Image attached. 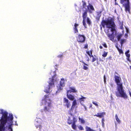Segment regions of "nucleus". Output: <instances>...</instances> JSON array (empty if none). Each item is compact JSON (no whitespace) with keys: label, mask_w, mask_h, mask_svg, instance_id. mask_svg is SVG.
Segmentation results:
<instances>
[{"label":"nucleus","mask_w":131,"mask_h":131,"mask_svg":"<svg viewBox=\"0 0 131 131\" xmlns=\"http://www.w3.org/2000/svg\"><path fill=\"white\" fill-rule=\"evenodd\" d=\"M0 111V131H13V115L10 114L8 116L7 112L2 109Z\"/></svg>","instance_id":"nucleus-1"},{"label":"nucleus","mask_w":131,"mask_h":131,"mask_svg":"<svg viewBox=\"0 0 131 131\" xmlns=\"http://www.w3.org/2000/svg\"><path fill=\"white\" fill-rule=\"evenodd\" d=\"M102 25L104 27L105 26L106 27L108 28V30H110L112 32L111 34H108L107 36L109 39L111 40H113L114 38V33L115 34L116 33V26L113 19L112 18H109L104 21L102 24Z\"/></svg>","instance_id":"nucleus-2"},{"label":"nucleus","mask_w":131,"mask_h":131,"mask_svg":"<svg viewBox=\"0 0 131 131\" xmlns=\"http://www.w3.org/2000/svg\"><path fill=\"white\" fill-rule=\"evenodd\" d=\"M116 75L115 74V81L117 85V91L116 92V95L117 97H121L124 99H127L128 96L126 93L123 89L122 84L121 82V79L118 74L116 72Z\"/></svg>","instance_id":"nucleus-3"},{"label":"nucleus","mask_w":131,"mask_h":131,"mask_svg":"<svg viewBox=\"0 0 131 131\" xmlns=\"http://www.w3.org/2000/svg\"><path fill=\"white\" fill-rule=\"evenodd\" d=\"M41 103L42 104L45 105L43 110L46 114H49L52 111L51 102L48 96H44V99L42 100Z\"/></svg>","instance_id":"nucleus-4"},{"label":"nucleus","mask_w":131,"mask_h":131,"mask_svg":"<svg viewBox=\"0 0 131 131\" xmlns=\"http://www.w3.org/2000/svg\"><path fill=\"white\" fill-rule=\"evenodd\" d=\"M50 74L52 76V78L49 79V81L48 82L49 85L45 88L44 90V91L47 93H49L52 91V88L54 86L55 83H56V75L55 71L51 72Z\"/></svg>","instance_id":"nucleus-5"},{"label":"nucleus","mask_w":131,"mask_h":131,"mask_svg":"<svg viewBox=\"0 0 131 131\" xmlns=\"http://www.w3.org/2000/svg\"><path fill=\"white\" fill-rule=\"evenodd\" d=\"M66 81V80L64 79H61L59 84H58L57 86L58 91L56 92V94L59 92L63 89V87L65 86Z\"/></svg>","instance_id":"nucleus-6"},{"label":"nucleus","mask_w":131,"mask_h":131,"mask_svg":"<svg viewBox=\"0 0 131 131\" xmlns=\"http://www.w3.org/2000/svg\"><path fill=\"white\" fill-rule=\"evenodd\" d=\"M121 2L125 6L126 11L129 12L130 11L129 0H121Z\"/></svg>","instance_id":"nucleus-7"},{"label":"nucleus","mask_w":131,"mask_h":131,"mask_svg":"<svg viewBox=\"0 0 131 131\" xmlns=\"http://www.w3.org/2000/svg\"><path fill=\"white\" fill-rule=\"evenodd\" d=\"M87 10L86 9V10L83 13L82 15L83 18V24L85 28L86 27V24L85 23V21L87 16Z\"/></svg>","instance_id":"nucleus-8"},{"label":"nucleus","mask_w":131,"mask_h":131,"mask_svg":"<svg viewBox=\"0 0 131 131\" xmlns=\"http://www.w3.org/2000/svg\"><path fill=\"white\" fill-rule=\"evenodd\" d=\"M85 37L83 35H79L77 39L78 42H83L85 40Z\"/></svg>","instance_id":"nucleus-9"},{"label":"nucleus","mask_w":131,"mask_h":131,"mask_svg":"<svg viewBox=\"0 0 131 131\" xmlns=\"http://www.w3.org/2000/svg\"><path fill=\"white\" fill-rule=\"evenodd\" d=\"M64 103L67 108H69L70 106V102H69V100L66 98H64Z\"/></svg>","instance_id":"nucleus-10"},{"label":"nucleus","mask_w":131,"mask_h":131,"mask_svg":"<svg viewBox=\"0 0 131 131\" xmlns=\"http://www.w3.org/2000/svg\"><path fill=\"white\" fill-rule=\"evenodd\" d=\"M87 7L89 12L90 13H93L92 11H94V9L93 6L90 4H89Z\"/></svg>","instance_id":"nucleus-11"},{"label":"nucleus","mask_w":131,"mask_h":131,"mask_svg":"<svg viewBox=\"0 0 131 131\" xmlns=\"http://www.w3.org/2000/svg\"><path fill=\"white\" fill-rule=\"evenodd\" d=\"M77 91L76 90L74 87H71L70 88V89L67 91V93H70L71 92H76Z\"/></svg>","instance_id":"nucleus-12"},{"label":"nucleus","mask_w":131,"mask_h":131,"mask_svg":"<svg viewBox=\"0 0 131 131\" xmlns=\"http://www.w3.org/2000/svg\"><path fill=\"white\" fill-rule=\"evenodd\" d=\"M69 94V93H67V96L68 98H69L70 100L72 101L74 100L75 98L74 96L71 94Z\"/></svg>","instance_id":"nucleus-13"},{"label":"nucleus","mask_w":131,"mask_h":131,"mask_svg":"<svg viewBox=\"0 0 131 131\" xmlns=\"http://www.w3.org/2000/svg\"><path fill=\"white\" fill-rule=\"evenodd\" d=\"M105 113L104 112H103L102 113H97V115H94V116H96L97 117H99L100 118L103 117L104 115L105 114Z\"/></svg>","instance_id":"nucleus-14"},{"label":"nucleus","mask_w":131,"mask_h":131,"mask_svg":"<svg viewBox=\"0 0 131 131\" xmlns=\"http://www.w3.org/2000/svg\"><path fill=\"white\" fill-rule=\"evenodd\" d=\"M129 50H128L125 53L126 56L127 58V60L129 61H130L129 58L130 57V54H129Z\"/></svg>","instance_id":"nucleus-15"},{"label":"nucleus","mask_w":131,"mask_h":131,"mask_svg":"<svg viewBox=\"0 0 131 131\" xmlns=\"http://www.w3.org/2000/svg\"><path fill=\"white\" fill-rule=\"evenodd\" d=\"M77 105V103L76 102V101L75 100H74L73 102L71 110L72 111V109L74 108L75 106Z\"/></svg>","instance_id":"nucleus-16"},{"label":"nucleus","mask_w":131,"mask_h":131,"mask_svg":"<svg viewBox=\"0 0 131 131\" xmlns=\"http://www.w3.org/2000/svg\"><path fill=\"white\" fill-rule=\"evenodd\" d=\"M38 122L37 121L35 123L36 126L37 128L39 127L40 129L41 128V124H42V123H38Z\"/></svg>","instance_id":"nucleus-17"},{"label":"nucleus","mask_w":131,"mask_h":131,"mask_svg":"<svg viewBox=\"0 0 131 131\" xmlns=\"http://www.w3.org/2000/svg\"><path fill=\"white\" fill-rule=\"evenodd\" d=\"M81 97H80L79 98V100L80 102V103H81V102H82V101H84V100H85L86 99V97H85L83 96H81Z\"/></svg>","instance_id":"nucleus-18"},{"label":"nucleus","mask_w":131,"mask_h":131,"mask_svg":"<svg viewBox=\"0 0 131 131\" xmlns=\"http://www.w3.org/2000/svg\"><path fill=\"white\" fill-rule=\"evenodd\" d=\"M79 25L78 24H75L74 28V30L75 33H77L78 32V30L77 28V27Z\"/></svg>","instance_id":"nucleus-19"},{"label":"nucleus","mask_w":131,"mask_h":131,"mask_svg":"<svg viewBox=\"0 0 131 131\" xmlns=\"http://www.w3.org/2000/svg\"><path fill=\"white\" fill-rule=\"evenodd\" d=\"M122 35L121 34H119L117 36V38L118 40L119 41L120 39L122 37Z\"/></svg>","instance_id":"nucleus-20"},{"label":"nucleus","mask_w":131,"mask_h":131,"mask_svg":"<svg viewBox=\"0 0 131 131\" xmlns=\"http://www.w3.org/2000/svg\"><path fill=\"white\" fill-rule=\"evenodd\" d=\"M115 118L116 119L117 121L119 123H121V121L119 120V119L118 118V116L117 114H116L115 115Z\"/></svg>","instance_id":"nucleus-21"},{"label":"nucleus","mask_w":131,"mask_h":131,"mask_svg":"<svg viewBox=\"0 0 131 131\" xmlns=\"http://www.w3.org/2000/svg\"><path fill=\"white\" fill-rule=\"evenodd\" d=\"M88 24L90 25L91 23V21L89 17H87L86 19Z\"/></svg>","instance_id":"nucleus-22"},{"label":"nucleus","mask_w":131,"mask_h":131,"mask_svg":"<svg viewBox=\"0 0 131 131\" xmlns=\"http://www.w3.org/2000/svg\"><path fill=\"white\" fill-rule=\"evenodd\" d=\"M119 25L120 27V29H123L124 27H123V24L122 22H121L119 21Z\"/></svg>","instance_id":"nucleus-23"},{"label":"nucleus","mask_w":131,"mask_h":131,"mask_svg":"<svg viewBox=\"0 0 131 131\" xmlns=\"http://www.w3.org/2000/svg\"><path fill=\"white\" fill-rule=\"evenodd\" d=\"M107 53L108 52H106L105 51H104L103 54L102 55V56L104 57H106L107 54Z\"/></svg>","instance_id":"nucleus-24"},{"label":"nucleus","mask_w":131,"mask_h":131,"mask_svg":"<svg viewBox=\"0 0 131 131\" xmlns=\"http://www.w3.org/2000/svg\"><path fill=\"white\" fill-rule=\"evenodd\" d=\"M77 120L75 118L73 117V120L72 121V123L75 124V123L77 122Z\"/></svg>","instance_id":"nucleus-25"},{"label":"nucleus","mask_w":131,"mask_h":131,"mask_svg":"<svg viewBox=\"0 0 131 131\" xmlns=\"http://www.w3.org/2000/svg\"><path fill=\"white\" fill-rule=\"evenodd\" d=\"M79 120L81 121V123H85V120L82 118L81 119L80 117H79Z\"/></svg>","instance_id":"nucleus-26"},{"label":"nucleus","mask_w":131,"mask_h":131,"mask_svg":"<svg viewBox=\"0 0 131 131\" xmlns=\"http://www.w3.org/2000/svg\"><path fill=\"white\" fill-rule=\"evenodd\" d=\"M72 128L74 129H75L76 128V125L75 124L72 123Z\"/></svg>","instance_id":"nucleus-27"},{"label":"nucleus","mask_w":131,"mask_h":131,"mask_svg":"<svg viewBox=\"0 0 131 131\" xmlns=\"http://www.w3.org/2000/svg\"><path fill=\"white\" fill-rule=\"evenodd\" d=\"M68 123L69 124H72V120H70V119L69 118L68 119Z\"/></svg>","instance_id":"nucleus-28"},{"label":"nucleus","mask_w":131,"mask_h":131,"mask_svg":"<svg viewBox=\"0 0 131 131\" xmlns=\"http://www.w3.org/2000/svg\"><path fill=\"white\" fill-rule=\"evenodd\" d=\"M85 65H83V69L84 70H88V67L85 66Z\"/></svg>","instance_id":"nucleus-29"},{"label":"nucleus","mask_w":131,"mask_h":131,"mask_svg":"<svg viewBox=\"0 0 131 131\" xmlns=\"http://www.w3.org/2000/svg\"><path fill=\"white\" fill-rule=\"evenodd\" d=\"M97 102L96 101L95 102H93L92 103L93 104H94L95 106L98 107V105L97 104Z\"/></svg>","instance_id":"nucleus-30"},{"label":"nucleus","mask_w":131,"mask_h":131,"mask_svg":"<svg viewBox=\"0 0 131 131\" xmlns=\"http://www.w3.org/2000/svg\"><path fill=\"white\" fill-rule=\"evenodd\" d=\"M91 57H92L93 58V59L92 60V62H93L96 61V59L92 55Z\"/></svg>","instance_id":"nucleus-31"},{"label":"nucleus","mask_w":131,"mask_h":131,"mask_svg":"<svg viewBox=\"0 0 131 131\" xmlns=\"http://www.w3.org/2000/svg\"><path fill=\"white\" fill-rule=\"evenodd\" d=\"M104 118H103L102 120V125L103 127H104Z\"/></svg>","instance_id":"nucleus-32"},{"label":"nucleus","mask_w":131,"mask_h":131,"mask_svg":"<svg viewBox=\"0 0 131 131\" xmlns=\"http://www.w3.org/2000/svg\"><path fill=\"white\" fill-rule=\"evenodd\" d=\"M125 39L121 40V44L122 45L125 42Z\"/></svg>","instance_id":"nucleus-33"},{"label":"nucleus","mask_w":131,"mask_h":131,"mask_svg":"<svg viewBox=\"0 0 131 131\" xmlns=\"http://www.w3.org/2000/svg\"><path fill=\"white\" fill-rule=\"evenodd\" d=\"M92 51H90L91 54H90V52L89 51L87 52V53L90 57H91V55L92 54Z\"/></svg>","instance_id":"nucleus-34"},{"label":"nucleus","mask_w":131,"mask_h":131,"mask_svg":"<svg viewBox=\"0 0 131 131\" xmlns=\"http://www.w3.org/2000/svg\"><path fill=\"white\" fill-rule=\"evenodd\" d=\"M117 49L119 52V53L120 54L122 53H123V51L122 50H120L117 47Z\"/></svg>","instance_id":"nucleus-35"},{"label":"nucleus","mask_w":131,"mask_h":131,"mask_svg":"<svg viewBox=\"0 0 131 131\" xmlns=\"http://www.w3.org/2000/svg\"><path fill=\"white\" fill-rule=\"evenodd\" d=\"M79 129L80 130H83V127L81 126H80L78 127Z\"/></svg>","instance_id":"nucleus-36"},{"label":"nucleus","mask_w":131,"mask_h":131,"mask_svg":"<svg viewBox=\"0 0 131 131\" xmlns=\"http://www.w3.org/2000/svg\"><path fill=\"white\" fill-rule=\"evenodd\" d=\"M88 130L89 131H95L94 130L91 129L90 127H88Z\"/></svg>","instance_id":"nucleus-37"},{"label":"nucleus","mask_w":131,"mask_h":131,"mask_svg":"<svg viewBox=\"0 0 131 131\" xmlns=\"http://www.w3.org/2000/svg\"><path fill=\"white\" fill-rule=\"evenodd\" d=\"M80 62H82L84 65H86V66H88V65L85 63L83 61V60H81L80 61Z\"/></svg>","instance_id":"nucleus-38"},{"label":"nucleus","mask_w":131,"mask_h":131,"mask_svg":"<svg viewBox=\"0 0 131 131\" xmlns=\"http://www.w3.org/2000/svg\"><path fill=\"white\" fill-rule=\"evenodd\" d=\"M100 13H101V12H99V13H97V14H98L97 17H98L99 19V18L100 17V16H101Z\"/></svg>","instance_id":"nucleus-39"},{"label":"nucleus","mask_w":131,"mask_h":131,"mask_svg":"<svg viewBox=\"0 0 131 131\" xmlns=\"http://www.w3.org/2000/svg\"><path fill=\"white\" fill-rule=\"evenodd\" d=\"M82 2H83V7L85 8L86 6V4L85 3L83 2V1H82Z\"/></svg>","instance_id":"nucleus-40"},{"label":"nucleus","mask_w":131,"mask_h":131,"mask_svg":"<svg viewBox=\"0 0 131 131\" xmlns=\"http://www.w3.org/2000/svg\"><path fill=\"white\" fill-rule=\"evenodd\" d=\"M103 45L105 48H107V46L105 43H104L103 44Z\"/></svg>","instance_id":"nucleus-41"},{"label":"nucleus","mask_w":131,"mask_h":131,"mask_svg":"<svg viewBox=\"0 0 131 131\" xmlns=\"http://www.w3.org/2000/svg\"><path fill=\"white\" fill-rule=\"evenodd\" d=\"M104 83L105 84L106 81V78H105V75H104Z\"/></svg>","instance_id":"nucleus-42"},{"label":"nucleus","mask_w":131,"mask_h":131,"mask_svg":"<svg viewBox=\"0 0 131 131\" xmlns=\"http://www.w3.org/2000/svg\"><path fill=\"white\" fill-rule=\"evenodd\" d=\"M110 84L111 86L112 87H113V83H110Z\"/></svg>","instance_id":"nucleus-43"},{"label":"nucleus","mask_w":131,"mask_h":131,"mask_svg":"<svg viewBox=\"0 0 131 131\" xmlns=\"http://www.w3.org/2000/svg\"><path fill=\"white\" fill-rule=\"evenodd\" d=\"M80 104H81V105L83 106L84 107V106H85L84 104L82 103V102H81V103H80Z\"/></svg>","instance_id":"nucleus-44"},{"label":"nucleus","mask_w":131,"mask_h":131,"mask_svg":"<svg viewBox=\"0 0 131 131\" xmlns=\"http://www.w3.org/2000/svg\"><path fill=\"white\" fill-rule=\"evenodd\" d=\"M86 131H89L88 130V127H86Z\"/></svg>","instance_id":"nucleus-45"},{"label":"nucleus","mask_w":131,"mask_h":131,"mask_svg":"<svg viewBox=\"0 0 131 131\" xmlns=\"http://www.w3.org/2000/svg\"><path fill=\"white\" fill-rule=\"evenodd\" d=\"M129 93L130 96L131 97V92L130 91H129Z\"/></svg>","instance_id":"nucleus-46"},{"label":"nucleus","mask_w":131,"mask_h":131,"mask_svg":"<svg viewBox=\"0 0 131 131\" xmlns=\"http://www.w3.org/2000/svg\"><path fill=\"white\" fill-rule=\"evenodd\" d=\"M84 108H85V111L86 110H87V108H86V107L85 106H84Z\"/></svg>","instance_id":"nucleus-47"},{"label":"nucleus","mask_w":131,"mask_h":131,"mask_svg":"<svg viewBox=\"0 0 131 131\" xmlns=\"http://www.w3.org/2000/svg\"><path fill=\"white\" fill-rule=\"evenodd\" d=\"M92 104H90V108L92 107Z\"/></svg>","instance_id":"nucleus-48"},{"label":"nucleus","mask_w":131,"mask_h":131,"mask_svg":"<svg viewBox=\"0 0 131 131\" xmlns=\"http://www.w3.org/2000/svg\"><path fill=\"white\" fill-rule=\"evenodd\" d=\"M62 57V55H59L58 56V57H60V58L61 57Z\"/></svg>","instance_id":"nucleus-49"},{"label":"nucleus","mask_w":131,"mask_h":131,"mask_svg":"<svg viewBox=\"0 0 131 131\" xmlns=\"http://www.w3.org/2000/svg\"><path fill=\"white\" fill-rule=\"evenodd\" d=\"M100 48L101 49H102L103 48V47L102 46H100Z\"/></svg>","instance_id":"nucleus-50"},{"label":"nucleus","mask_w":131,"mask_h":131,"mask_svg":"<svg viewBox=\"0 0 131 131\" xmlns=\"http://www.w3.org/2000/svg\"><path fill=\"white\" fill-rule=\"evenodd\" d=\"M89 61V58H88V60H87V61Z\"/></svg>","instance_id":"nucleus-51"},{"label":"nucleus","mask_w":131,"mask_h":131,"mask_svg":"<svg viewBox=\"0 0 131 131\" xmlns=\"http://www.w3.org/2000/svg\"><path fill=\"white\" fill-rule=\"evenodd\" d=\"M15 125H17V124L16 123V124H15Z\"/></svg>","instance_id":"nucleus-52"},{"label":"nucleus","mask_w":131,"mask_h":131,"mask_svg":"<svg viewBox=\"0 0 131 131\" xmlns=\"http://www.w3.org/2000/svg\"><path fill=\"white\" fill-rule=\"evenodd\" d=\"M130 69H131V66H130Z\"/></svg>","instance_id":"nucleus-53"},{"label":"nucleus","mask_w":131,"mask_h":131,"mask_svg":"<svg viewBox=\"0 0 131 131\" xmlns=\"http://www.w3.org/2000/svg\"><path fill=\"white\" fill-rule=\"evenodd\" d=\"M115 126H116V124H115Z\"/></svg>","instance_id":"nucleus-54"}]
</instances>
